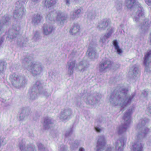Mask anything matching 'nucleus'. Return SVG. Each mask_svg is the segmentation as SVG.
Instances as JSON below:
<instances>
[{
  "mask_svg": "<svg viewBox=\"0 0 151 151\" xmlns=\"http://www.w3.org/2000/svg\"><path fill=\"white\" fill-rule=\"evenodd\" d=\"M111 65L110 61L106 60L103 61L99 65L100 71H104L109 68Z\"/></svg>",
  "mask_w": 151,
  "mask_h": 151,
  "instance_id": "1",
  "label": "nucleus"
},
{
  "mask_svg": "<svg viewBox=\"0 0 151 151\" xmlns=\"http://www.w3.org/2000/svg\"><path fill=\"white\" fill-rule=\"evenodd\" d=\"M43 30L44 33L47 35L51 33L54 30V28L50 24H44L43 27Z\"/></svg>",
  "mask_w": 151,
  "mask_h": 151,
  "instance_id": "2",
  "label": "nucleus"
},
{
  "mask_svg": "<svg viewBox=\"0 0 151 151\" xmlns=\"http://www.w3.org/2000/svg\"><path fill=\"white\" fill-rule=\"evenodd\" d=\"M80 29V27L78 24H75L70 30V33L72 35H75L78 32Z\"/></svg>",
  "mask_w": 151,
  "mask_h": 151,
  "instance_id": "3",
  "label": "nucleus"
},
{
  "mask_svg": "<svg viewBox=\"0 0 151 151\" xmlns=\"http://www.w3.org/2000/svg\"><path fill=\"white\" fill-rule=\"evenodd\" d=\"M57 20H60L61 22L63 23L66 20L67 17L65 16L63 12H58L57 13Z\"/></svg>",
  "mask_w": 151,
  "mask_h": 151,
  "instance_id": "4",
  "label": "nucleus"
},
{
  "mask_svg": "<svg viewBox=\"0 0 151 151\" xmlns=\"http://www.w3.org/2000/svg\"><path fill=\"white\" fill-rule=\"evenodd\" d=\"M113 43L115 49L116 50L119 54H121L122 52V49L119 48L116 40H114L113 41Z\"/></svg>",
  "mask_w": 151,
  "mask_h": 151,
  "instance_id": "5",
  "label": "nucleus"
},
{
  "mask_svg": "<svg viewBox=\"0 0 151 151\" xmlns=\"http://www.w3.org/2000/svg\"><path fill=\"white\" fill-rule=\"evenodd\" d=\"M56 3V0H46L45 1V5L46 7L49 8L53 6Z\"/></svg>",
  "mask_w": 151,
  "mask_h": 151,
  "instance_id": "6",
  "label": "nucleus"
},
{
  "mask_svg": "<svg viewBox=\"0 0 151 151\" xmlns=\"http://www.w3.org/2000/svg\"><path fill=\"white\" fill-rule=\"evenodd\" d=\"M133 97L134 96H129V98H127L122 106L123 107V106H126L127 105L131 103L132 99H133Z\"/></svg>",
  "mask_w": 151,
  "mask_h": 151,
  "instance_id": "7",
  "label": "nucleus"
},
{
  "mask_svg": "<svg viewBox=\"0 0 151 151\" xmlns=\"http://www.w3.org/2000/svg\"><path fill=\"white\" fill-rule=\"evenodd\" d=\"M135 0H127V7L128 8H132L135 3Z\"/></svg>",
  "mask_w": 151,
  "mask_h": 151,
  "instance_id": "8",
  "label": "nucleus"
},
{
  "mask_svg": "<svg viewBox=\"0 0 151 151\" xmlns=\"http://www.w3.org/2000/svg\"><path fill=\"white\" fill-rule=\"evenodd\" d=\"M134 148V151H136V150H137V151H143V147L142 145L140 144L137 145L134 144L133 145Z\"/></svg>",
  "mask_w": 151,
  "mask_h": 151,
  "instance_id": "9",
  "label": "nucleus"
},
{
  "mask_svg": "<svg viewBox=\"0 0 151 151\" xmlns=\"http://www.w3.org/2000/svg\"><path fill=\"white\" fill-rule=\"evenodd\" d=\"M131 112H128L126 113L123 117L124 120H126L127 121L129 120L131 117Z\"/></svg>",
  "mask_w": 151,
  "mask_h": 151,
  "instance_id": "10",
  "label": "nucleus"
},
{
  "mask_svg": "<svg viewBox=\"0 0 151 151\" xmlns=\"http://www.w3.org/2000/svg\"><path fill=\"white\" fill-rule=\"evenodd\" d=\"M35 66V64L32 63L30 66L32 73L34 75H37V71L36 70Z\"/></svg>",
  "mask_w": 151,
  "mask_h": 151,
  "instance_id": "11",
  "label": "nucleus"
},
{
  "mask_svg": "<svg viewBox=\"0 0 151 151\" xmlns=\"http://www.w3.org/2000/svg\"><path fill=\"white\" fill-rule=\"evenodd\" d=\"M42 18V17L40 15H37L36 17L34 18L33 21L35 23H39Z\"/></svg>",
  "mask_w": 151,
  "mask_h": 151,
  "instance_id": "12",
  "label": "nucleus"
},
{
  "mask_svg": "<svg viewBox=\"0 0 151 151\" xmlns=\"http://www.w3.org/2000/svg\"><path fill=\"white\" fill-rule=\"evenodd\" d=\"M150 55V53H148L146 55H145L144 59V62L145 64H146L147 61L148 60L149 57Z\"/></svg>",
  "mask_w": 151,
  "mask_h": 151,
  "instance_id": "13",
  "label": "nucleus"
},
{
  "mask_svg": "<svg viewBox=\"0 0 151 151\" xmlns=\"http://www.w3.org/2000/svg\"><path fill=\"white\" fill-rule=\"evenodd\" d=\"M44 122L47 125L52 123L51 120L49 119L48 118L45 119Z\"/></svg>",
  "mask_w": 151,
  "mask_h": 151,
  "instance_id": "14",
  "label": "nucleus"
},
{
  "mask_svg": "<svg viewBox=\"0 0 151 151\" xmlns=\"http://www.w3.org/2000/svg\"><path fill=\"white\" fill-rule=\"evenodd\" d=\"M102 24H105V26L104 28L106 27L109 25V23L107 22H103Z\"/></svg>",
  "mask_w": 151,
  "mask_h": 151,
  "instance_id": "15",
  "label": "nucleus"
},
{
  "mask_svg": "<svg viewBox=\"0 0 151 151\" xmlns=\"http://www.w3.org/2000/svg\"><path fill=\"white\" fill-rule=\"evenodd\" d=\"M81 12V10L80 9H78L75 12L76 14L78 15Z\"/></svg>",
  "mask_w": 151,
  "mask_h": 151,
  "instance_id": "16",
  "label": "nucleus"
},
{
  "mask_svg": "<svg viewBox=\"0 0 151 151\" xmlns=\"http://www.w3.org/2000/svg\"><path fill=\"white\" fill-rule=\"evenodd\" d=\"M95 129L96 131L98 132H100L101 130V129L99 127H96Z\"/></svg>",
  "mask_w": 151,
  "mask_h": 151,
  "instance_id": "17",
  "label": "nucleus"
},
{
  "mask_svg": "<svg viewBox=\"0 0 151 151\" xmlns=\"http://www.w3.org/2000/svg\"><path fill=\"white\" fill-rule=\"evenodd\" d=\"M79 151H84V149L82 148H80L79 149Z\"/></svg>",
  "mask_w": 151,
  "mask_h": 151,
  "instance_id": "18",
  "label": "nucleus"
},
{
  "mask_svg": "<svg viewBox=\"0 0 151 151\" xmlns=\"http://www.w3.org/2000/svg\"><path fill=\"white\" fill-rule=\"evenodd\" d=\"M122 129L123 131H125L126 130V128L124 127L122 128Z\"/></svg>",
  "mask_w": 151,
  "mask_h": 151,
  "instance_id": "19",
  "label": "nucleus"
},
{
  "mask_svg": "<svg viewBox=\"0 0 151 151\" xmlns=\"http://www.w3.org/2000/svg\"><path fill=\"white\" fill-rule=\"evenodd\" d=\"M123 91H124V92H122L123 93H126L128 91V90H127L123 89Z\"/></svg>",
  "mask_w": 151,
  "mask_h": 151,
  "instance_id": "20",
  "label": "nucleus"
},
{
  "mask_svg": "<svg viewBox=\"0 0 151 151\" xmlns=\"http://www.w3.org/2000/svg\"><path fill=\"white\" fill-rule=\"evenodd\" d=\"M20 148L21 150L23 148V146L22 145H20Z\"/></svg>",
  "mask_w": 151,
  "mask_h": 151,
  "instance_id": "21",
  "label": "nucleus"
},
{
  "mask_svg": "<svg viewBox=\"0 0 151 151\" xmlns=\"http://www.w3.org/2000/svg\"><path fill=\"white\" fill-rule=\"evenodd\" d=\"M66 3H69V0H67Z\"/></svg>",
  "mask_w": 151,
  "mask_h": 151,
  "instance_id": "22",
  "label": "nucleus"
},
{
  "mask_svg": "<svg viewBox=\"0 0 151 151\" xmlns=\"http://www.w3.org/2000/svg\"><path fill=\"white\" fill-rule=\"evenodd\" d=\"M122 142H123V144H125V142H124V141L123 140V141H122Z\"/></svg>",
  "mask_w": 151,
  "mask_h": 151,
  "instance_id": "23",
  "label": "nucleus"
},
{
  "mask_svg": "<svg viewBox=\"0 0 151 151\" xmlns=\"http://www.w3.org/2000/svg\"><path fill=\"white\" fill-rule=\"evenodd\" d=\"M32 0L34 1H38V0Z\"/></svg>",
  "mask_w": 151,
  "mask_h": 151,
  "instance_id": "24",
  "label": "nucleus"
},
{
  "mask_svg": "<svg viewBox=\"0 0 151 151\" xmlns=\"http://www.w3.org/2000/svg\"><path fill=\"white\" fill-rule=\"evenodd\" d=\"M73 67H74L75 65V63H73Z\"/></svg>",
  "mask_w": 151,
  "mask_h": 151,
  "instance_id": "25",
  "label": "nucleus"
},
{
  "mask_svg": "<svg viewBox=\"0 0 151 151\" xmlns=\"http://www.w3.org/2000/svg\"><path fill=\"white\" fill-rule=\"evenodd\" d=\"M109 149H108V150H107L106 151H109Z\"/></svg>",
  "mask_w": 151,
  "mask_h": 151,
  "instance_id": "26",
  "label": "nucleus"
},
{
  "mask_svg": "<svg viewBox=\"0 0 151 151\" xmlns=\"http://www.w3.org/2000/svg\"><path fill=\"white\" fill-rule=\"evenodd\" d=\"M70 65H70L69 66V67L70 66Z\"/></svg>",
  "mask_w": 151,
  "mask_h": 151,
  "instance_id": "27",
  "label": "nucleus"
}]
</instances>
